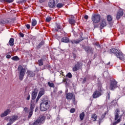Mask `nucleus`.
<instances>
[{"instance_id":"obj_24","label":"nucleus","mask_w":125,"mask_h":125,"mask_svg":"<svg viewBox=\"0 0 125 125\" xmlns=\"http://www.w3.org/2000/svg\"><path fill=\"white\" fill-rule=\"evenodd\" d=\"M43 45H44V41H42L37 46V49H40V48H41V47H42V46Z\"/></svg>"},{"instance_id":"obj_37","label":"nucleus","mask_w":125,"mask_h":125,"mask_svg":"<svg viewBox=\"0 0 125 125\" xmlns=\"http://www.w3.org/2000/svg\"><path fill=\"white\" fill-rule=\"evenodd\" d=\"M6 23V21H4V20H1L0 21V25H3V24H5Z\"/></svg>"},{"instance_id":"obj_25","label":"nucleus","mask_w":125,"mask_h":125,"mask_svg":"<svg viewBox=\"0 0 125 125\" xmlns=\"http://www.w3.org/2000/svg\"><path fill=\"white\" fill-rule=\"evenodd\" d=\"M44 60L43 59L41 58L40 60H38V65L39 66H42L43 65V62Z\"/></svg>"},{"instance_id":"obj_36","label":"nucleus","mask_w":125,"mask_h":125,"mask_svg":"<svg viewBox=\"0 0 125 125\" xmlns=\"http://www.w3.org/2000/svg\"><path fill=\"white\" fill-rule=\"evenodd\" d=\"M112 20H113V18L110 15L107 16V21H108L109 22H110V21H111Z\"/></svg>"},{"instance_id":"obj_5","label":"nucleus","mask_w":125,"mask_h":125,"mask_svg":"<svg viewBox=\"0 0 125 125\" xmlns=\"http://www.w3.org/2000/svg\"><path fill=\"white\" fill-rule=\"evenodd\" d=\"M111 53H113L117 56V58H119L120 60H122L124 61L125 60V57L124 56V54L122 52H120V51L118 50V49L115 48H111L110 49Z\"/></svg>"},{"instance_id":"obj_52","label":"nucleus","mask_w":125,"mask_h":125,"mask_svg":"<svg viewBox=\"0 0 125 125\" xmlns=\"http://www.w3.org/2000/svg\"><path fill=\"white\" fill-rule=\"evenodd\" d=\"M9 122L7 123L6 125H11L12 124H13L10 120H9Z\"/></svg>"},{"instance_id":"obj_45","label":"nucleus","mask_w":125,"mask_h":125,"mask_svg":"<svg viewBox=\"0 0 125 125\" xmlns=\"http://www.w3.org/2000/svg\"><path fill=\"white\" fill-rule=\"evenodd\" d=\"M75 111H76L75 108H71L70 110V113H75Z\"/></svg>"},{"instance_id":"obj_26","label":"nucleus","mask_w":125,"mask_h":125,"mask_svg":"<svg viewBox=\"0 0 125 125\" xmlns=\"http://www.w3.org/2000/svg\"><path fill=\"white\" fill-rule=\"evenodd\" d=\"M68 21L71 25H75V23H76V21L73 19H70Z\"/></svg>"},{"instance_id":"obj_27","label":"nucleus","mask_w":125,"mask_h":125,"mask_svg":"<svg viewBox=\"0 0 125 125\" xmlns=\"http://www.w3.org/2000/svg\"><path fill=\"white\" fill-rule=\"evenodd\" d=\"M111 105L112 106H116V105H118V101L116 100H113L111 102Z\"/></svg>"},{"instance_id":"obj_40","label":"nucleus","mask_w":125,"mask_h":125,"mask_svg":"<svg viewBox=\"0 0 125 125\" xmlns=\"http://www.w3.org/2000/svg\"><path fill=\"white\" fill-rule=\"evenodd\" d=\"M110 96H111V92H109L107 94V96H106V99L110 100Z\"/></svg>"},{"instance_id":"obj_44","label":"nucleus","mask_w":125,"mask_h":125,"mask_svg":"<svg viewBox=\"0 0 125 125\" xmlns=\"http://www.w3.org/2000/svg\"><path fill=\"white\" fill-rule=\"evenodd\" d=\"M63 83H68V79L64 78L62 80Z\"/></svg>"},{"instance_id":"obj_28","label":"nucleus","mask_w":125,"mask_h":125,"mask_svg":"<svg viewBox=\"0 0 125 125\" xmlns=\"http://www.w3.org/2000/svg\"><path fill=\"white\" fill-rule=\"evenodd\" d=\"M32 26L33 27H35L37 25V20L36 19H33L32 20V22H31Z\"/></svg>"},{"instance_id":"obj_57","label":"nucleus","mask_w":125,"mask_h":125,"mask_svg":"<svg viewBox=\"0 0 125 125\" xmlns=\"http://www.w3.org/2000/svg\"><path fill=\"white\" fill-rule=\"evenodd\" d=\"M64 72L62 71H61V75H63Z\"/></svg>"},{"instance_id":"obj_15","label":"nucleus","mask_w":125,"mask_h":125,"mask_svg":"<svg viewBox=\"0 0 125 125\" xmlns=\"http://www.w3.org/2000/svg\"><path fill=\"white\" fill-rule=\"evenodd\" d=\"M106 26H107V22H106V20H103L100 23V28L101 30L104 29V27H106Z\"/></svg>"},{"instance_id":"obj_35","label":"nucleus","mask_w":125,"mask_h":125,"mask_svg":"<svg viewBox=\"0 0 125 125\" xmlns=\"http://www.w3.org/2000/svg\"><path fill=\"white\" fill-rule=\"evenodd\" d=\"M3 0L5 2H8V3H11V2H13V1H14V0Z\"/></svg>"},{"instance_id":"obj_61","label":"nucleus","mask_w":125,"mask_h":125,"mask_svg":"<svg viewBox=\"0 0 125 125\" xmlns=\"http://www.w3.org/2000/svg\"><path fill=\"white\" fill-rule=\"evenodd\" d=\"M123 125H125V123Z\"/></svg>"},{"instance_id":"obj_21","label":"nucleus","mask_w":125,"mask_h":125,"mask_svg":"<svg viewBox=\"0 0 125 125\" xmlns=\"http://www.w3.org/2000/svg\"><path fill=\"white\" fill-rule=\"evenodd\" d=\"M9 44L10 46H13L14 45V39L10 38L9 41Z\"/></svg>"},{"instance_id":"obj_60","label":"nucleus","mask_w":125,"mask_h":125,"mask_svg":"<svg viewBox=\"0 0 125 125\" xmlns=\"http://www.w3.org/2000/svg\"><path fill=\"white\" fill-rule=\"evenodd\" d=\"M60 93H62V91H60Z\"/></svg>"},{"instance_id":"obj_6","label":"nucleus","mask_w":125,"mask_h":125,"mask_svg":"<svg viewBox=\"0 0 125 125\" xmlns=\"http://www.w3.org/2000/svg\"><path fill=\"white\" fill-rule=\"evenodd\" d=\"M18 70L20 72L19 76V80H20V81H23V79H24V77L25 76V74L26 73V72L25 71V70L26 69H25V68H23V66H22L21 65H19L18 66Z\"/></svg>"},{"instance_id":"obj_12","label":"nucleus","mask_w":125,"mask_h":125,"mask_svg":"<svg viewBox=\"0 0 125 125\" xmlns=\"http://www.w3.org/2000/svg\"><path fill=\"white\" fill-rule=\"evenodd\" d=\"M18 120H19V117L16 114L13 115L12 117L9 119V120L11 121L13 124L15 123V122H16V121H18Z\"/></svg>"},{"instance_id":"obj_1","label":"nucleus","mask_w":125,"mask_h":125,"mask_svg":"<svg viewBox=\"0 0 125 125\" xmlns=\"http://www.w3.org/2000/svg\"><path fill=\"white\" fill-rule=\"evenodd\" d=\"M37 95H38V91L37 90V89H34V91H33L31 94L32 100L30 102V106L27 117L28 120H30V119H31L33 116V114L34 113V109H35V106L36 105V104H35V102L34 100L37 98Z\"/></svg>"},{"instance_id":"obj_54","label":"nucleus","mask_w":125,"mask_h":125,"mask_svg":"<svg viewBox=\"0 0 125 125\" xmlns=\"http://www.w3.org/2000/svg\"><path fill=\"white\" fill-rule=\"evenodd\" d=\"M73 58H74V59H75L76 57V54H73Z\"/></svg>"},{"instance_id":"obj_47","label":"nucleus","mask_w":125,"mask_h":125,"mask_svg":"<svg viewBox=\"0 0 125 125\" xmlns=\"http://www.w3.org/2000/svg\"><path fill=\"white\" fill-rule=\"evenodd\" d=\"M95 45H96L98 47H100V44L98 42L95 43Z\"/></svg>"},{"instance_id":"obj_50","label":"nucleus","mask_w":125,"mask_h":125,"mask_svg":"<svg viewBox=\"0 0 125 125\" xmlns=\"http://www.w3.org/2000/svg\"><path fill=\"white\" fill-rule=\"evenodd\" d=\"M20 36L21 38H24V34L22 33L21 32L20 33Z\"/></svg>"},{"instance_id":"obj_41","label":"nucleus","mask_w":125,"mask_h":125,"mask_svg":"<svg viewBox=\"0 0 125 125\" xmlns=\"http://www.w3.org/2000/svg\"><path fill=\"white\" fill-rule=\"evenodd\" d=\"M33 125H40V123L37 120H36L33 124Z\"/></svg>"},{"instance_id":"obj_4","label":"nucleus","mask_w":125,"mask_h":125,"mask_svg":"<svg viewBox=\"0 0 125 125\" xmlns=\"http://www.w3.org/2000/svg\"><path fill=\"white\" fill-rule=\"evenodd\" d=\"M91 20L93 25H94V28H97V26L95 24H98L101 20V16L99 14H93L91 16Z\"/></svg>"},{"instance_id":"obj_51","label":"nucleus","mask_w":125,"mask_h":125,"mask_svg":"<svg viewBox=\"0 0 125 125\" xmlns=\"http://www.w3.org/2000/svg\"><path fill=\"white\" fill-rule=\"evenodd\" d=\"M30 97H31V96L30 95V94H28L26 98V100H30Z\"/></svg>"},{"instance_id":"obj_32","label":"nucleus","mask_w":125,"mask_h":125,"mask_svg":"<svg viewBox=\"0 0 125 125\" xmlns=\"http://www.w3.org/2000/svg\"><path fill=\"white\" fill-rule=\"evenodd\" d=\"M48 85L50 87H54L55 86L54 83H50V82H48Z\"/></svg>"},{"instance_id":"obj_7","label":"nucleus","mask_w":125,"mask_h":125,"mask_svg":"<svg viewBox=\"0 0 125 125\" xmlns=\"http://www.w3.org/2000/svg\"><path fill=\"white\" fill-rule=\"evenodd\" d=\"M59 2V0H49L48 2V6L50 8H54Z\"/></svg>"},{"instance_id":"obj_11","label":"nucleus","mask_w":125,"mask_h":125,"mask_svg":"<svg viewBox=\"0 0 125 125\" xmlns=\"http://www.w3.org/2000/svg\"><path fill=\"white\" fill-rule=\"evenodd\" d=\"M80 68L81 63L79 62H77V63L72 68V71L73 72H77V71H79Z\"/></svg>"},{"instance_id":"obj_31","label":"nucleus","mask_w":125,"mask_h":125,"mask_svg":"<svg viewBox=\"0 0 125 125\" xmlns=\"http://www.w3.org/2000/svg\"><path fill=\"white\" fill-rule=\"evenodd\" d=\"M64 6V4L63 3H58L57 4V7L58 8H61L62 7H63Z\"/></svg>"},{"instance_id":"obj_8","label":"nucleus","mask_w":125,"mask_h":125,"mask_svg":"<svg viewBox=\"0 0 125 125\" xmlns=\"http://www.w3.org/2000/svg\"><path fill=\"white\" fill-rule=\"evenodd\" d=\"M44 93H45V90H44V89L41 88L36 99V104H38V102H39L40 99L41 97H42V95H44Z\"/></svg>"},{"instance_id":"obj_14","label":"nucleus","mask_w":125,"mask_h":125,"mask_svg":"<svg viewBox=\"0 0 125 125\" xmlns=\"http://www.w3.org/2000/svg\"><path fill=\"white\" fill-rule=\"evenodd\" d=\"M11 111L9 109H7L6 110H5L3 113L0 114L1 118H4V117H6L7 115H9Z\"/></svg>"},{"instance_id":"obj_39","label":"nucleus","mask_w":125,"mask_h":125,"mask_svg":"<svg viewBox=\"0 0 125 125\" xmlns=\"http://www.w3.org/2000/svg\"><path fill=\"white\" fill-rule=\"evenodd\" d=\"M85 51H86V52H87V53H88V49H89V47L88 46H84L83 47Z\"/></svg>"},{"instance_id":"obj_16","label":"nucleus","mask_w":125,"mask_h":125,"mask_svg":"<svg viewBox=\"0 0 125 125\" xmlns=\"http://www.w3.org/2000/svg\"><path fill=\"white\" fill-rule=\"evenodd\" d=\"M57 27L55 28V32H61V31L62 30V26L60 25V24H58L57 23L56 25Z\"/></svg>"},{"instance_id":"obj_2","label":"nucleus","mask_w":125,"mask_h":125,"mask_svg":"<svg viewBox=\"0 0 125 125\" xmlns=\"http://www.w3.org/2000/svg\"><path fill=\"white\" fill-rule=\"evenodd\" d=\"M98 89L96 90L93 93L92 97L94 99L96 98H98L100 97L101 95H103V93H104V91H105V89L102 87V84L101 83L99 82L97 84Z\"/></svg>"},{"instance_id":"obj_43","label":"nucleus","mask_w":125,"mask_h":125,"mask_svg":"<svg viewBox=\"0 0 125 125\" xmlns=\"http://www.w3.org/2000/svg\"><path fill=\"white\" fill-rule=\"evenodd\" d=\"M85 83H86V78L85 77L84 79H83L82 83L83 84Z\"/></svg>"},{"instance_id":"obj_53","label":"nucleus","mask_w":125,"mask_h":125,"mask_svg":"<svg viewBox=\"0 0 125 125\" xmlns=\"http://www.w3.org/2000/svg\"><path fill=\"white\" fill-rule=\"evenodd\" d=\"M45 0H39V2H40V3H42V2H44Z\"/></svg>"},{"instance_id":"obj_30","label":"nucleus","mask_w":125,"mask_h":125,"mask_svg":"<svg viewBox=\"0 0 125 125\" xmlns=\"http://www.w3.org/2000/svg\"><path fill=\"white\" fill-rule=\"evenodd\" d=\"M83 118H84V112H83L80 114V118L81 121H83Z\"/></svg>"},{"instance_id":"obj_3","label":"nucleus","mask_w":125,"mask_h":125,"mask_svg":"<svg viewBox=\"0 0 125 125\" xmlns=\"http://www.w3.org/2000/svg\"><path fill=\"white\" fill-rule=\"evenodd\" d=\"M51 102L48 99H43L42 102L40 104V110L42 112H45L49 109Z\"/></svg>"},{"instance_id":"obj_34","label":"nucleus","mask_w":125,"mask_h":125,"mask_svg":"<svg viewBox=\"0 0 125 125\" xmlns=\"http://www.w3.org/2000/svg\"><path fill=\"white\" fill-rule=\"evenodd\" d=\"M66 77H67L69 79H72V77H73V76L72 75V73H71L70 72H69L67 74V75H66Z\"/></svg>"},{"instance_id":"obj_9","label":"nucleus","mask_w":125,"mask_h":125,"mask_svg":"<svg viewBox=\"0 0 125 125\" xmlns=\"http://www.w3.org/2000/svg\"><path fill=\"white\" fill-rule=\"evenodd\" d=\"M84 40V37H83V33H82V35H80V38L79 39L77 40H74L70 41L71 43L72 44H79L81 42H83Z\"/></svg>"},{"instance_id":"obj_18","label":"nucleus","mask_w":125,"mask_h":125,"mask_svg":"<svg viewBox=\"0 0 125 125\" xmlns=\"http://www.w3.org/2000/svg\"><path fill=\"white\" fill-rule=\"evenodd\" d=\"M73 95L72 93L66 94L65 98L67 100H71L73 98Z\"/></svg>"},{"instance_id":"obj_29","label":"nucleus","mask_w":125,"mask_h":125,"mask_svg":"<svg viewBox=\"0 0 125 125\" xmlns=\"http://www.w3.org/2000/svg\"><path fill=\"white\" fill-rule=\"evenodd\" d=\"M12 60H13L14 61H19V60H20V58H19V57H18V56H15L11 58Z\"/></svg>"},{"instance_id":"obj_56","label":"nucleus","mask_w":125,"mask_h":125,"mask_svg":"<svg viewBox=\"0 0 125 125\" xmlns=\"http://www.w3.org/2000/svg\"><path fill=\"white\" fill-rule=\"evenodd\" d=\"M73 99H74V100H73V103H74V102H75V101H76V99H75V96H74Z\"/></svg>"},{"instance_id":"obj_58","label":"nucleus","mask_w":125,"mask_h":125,"mask_svg":"<svg viewBox=\"0 0 125 125\" xmlns=\"http://www.w3.org/2000/svg\"><path fill=\"white\" fill-rule=\"evenodd\" d=\"M111 63V62H108L107 63H106V65H110V64Z\"/></svg>"},{"instance_id":"obj_20","label":"nucleus","mask_w":125,"mask_h":125,"mask_svg":"<svg viewBox=\"0 0 125 125\" xmlns=\"http://www.w3.org/2000/svg\"><path fill=\"white\" fill-rule=\"evenodd\" d=\"M27 73L28 77H29V78H34V77H35V73H34L33 72L31 71H28Z\"/></svg>"},{"instance_id":"obj_23","label":"nucleus","mask_w":125,"mask_h":125,"mask_svg":"<svg viewBox=\"0 0 125 125\" xmlns=\"http://www.w3.org/2000/svg\"><path fill=\"white\" fill-rule=\"evenodd\" d=\"M98 116L96 115V114L93 113L91 115V119L93 121V122L96 121V120H97Z\"/></svg>"},{"instance_id":"obj_42","label":"nucleus","mask_w":125,"mask_h":125,"mask_svg":"<svg viewBox=\"0 0 125 125\" xmlns=\"http://www.w3.org/2000/svg\"><path fill=\"white\" fill-rule=\"evenodd\" d=\"M23 111H24L25 113H28V112H29V108L27 107H25L23 108Z\"/></svg>"},{"instance_id":"obj_55","label":"nucleus","mask_w":125,"mask_h":125,"mask_svg":"<svg viewBox=\"0 0 125 125\" xmlns=\"http://www.w3.org/2000/svg\"><path fill=\"white\" fill-rule=\"evenodd\" d=\"M38 110H39V109L38 108V107H36L35 112H37V111H38Z\"/></svg>"},{"instance_id":"obj_13","label":"nucleus","mask_w":125,"mask_h":125,"mask_svg":"<svg viewBox=\"0 0 125 125\" xmlns=\"http://www.w3.org/2000/svg\"><path fill=\"white\" fill-rule=\"evenodd\" d=\"M123 15H124V11H122V10H119L116 14V18L117 20H120V19L122 16H123Z\"/></svg>"},{"instance_id":"obj_46","label":"nucleus","mask_w":125,"mask_h":125,"mask_svg":"<svg viewBox=\"0 0 125 125\" xmlns=\"http://www.w3.org/2000/svg\"><path fill=\"white\" fill-rule=\"evenodd\" d=\"M6 58H7V59H10V58H11V56L9 54L7 55L6 56Z\"/></svg>"},{"instance_id":"obj_10","label":"nucleus","mask_w":125,"mask_h":125,"mask_svg":"<svg viewBox=\"0 0 125 125\" xmlns=\"http://www.w3.org/2000/svg\"><path fill=\"white\" fill-rule=\"evenodd\" d=\"M118 87V82L116 80H112L110 81V90H114V89Z\"/></svg>"},{"instance_id":"obj_22","label":"nucleus","mask_w":125,"mask_h":125,"mask_svg":"<svg viewBox=\"0 0 125 125\" xmlns=\"http://www.w3.org/2000/svg\"><path fill=\"white\" fill-rule=\"evenodd\" d=\"M105 116H106V113H104L102 115L101 118H99V124H101V123H102V120L104 119Z\"/></svg>"},{"instance_id":"obj_38","label":"nucleus","mask_w":125,"mask_h":125,"mask_svg":"<svg viewBox=\"0 0 125 125\" xmlns=\"http://www.w3.org/2000/svg\"><path fill=\"white\" fill-rule=\"evenodd\" d=\"M46 22H50L51 21V18L50 17H48L46 18Z\"/></svg>"},{"instance_id":"obj_59","label":"nucleus","mask_w":125,"mask_h":125,"mask_svg":"<svg viewBox=\"0 0 125 125\" xmlns=\"http://www.w3.org/2000/svg\"><path fill=\"white\" fill-rule=\"evenodd\" d=\"M57 121H59V116H58V117L57 118Z\"/></svg>"},{"instance_id":"obj_33","label":"nucleus","mask_w":125,"mask_h":125,"mask_svg":"<svg viewBox=\"0 0 125 125\" xmlns=\"http://www.w3.org/2000/svg\"><path fill=\"white\" fill-rule=\"evenodd\" d=\"M94 50V49L92 47H89L88 51V52H90V53L93 54V50Z\"/></svg>"},{"instance_id":"obj_19","label":"nucleus","mask_w":125,"mask_h":125,"mask_svg":"<svg viewBox=\"0 0 125 125\" xmlns=\"http://www.w3.org/2000/svg\"><path fill=\"white\" fill-rule=\"evenodd\" d=\"M62 42H65L67 43L68 42H70V40L68 37H63L62 38Z\"/></svg>"},{"instance_id":"obj_48","label":"nucleus","mask_w":125,"mask_h":125,"mask_svg":"<svg viewBox=\"0 0 125 125\" xmlns=\"http://www.w3.org/2000/svg\"><path fill=\"white\" fill-rule=\"evenodd\" d=\"M25 26H26L27 29H30V28H31V26L29 24H26Z\"/></svg>"},{"instance_id":"obj_49","label":"nucleus","mask_w":125,"mask_h":125,"mask_svg":"<svg viewBox=\"0 0 125 125\" xmlns=\"http://www.w3.org/2000/svg\"><path fill=\"white\" fill-rule=\"evenodd\" d=\"M88 16L87 15H85L84 16V19H85V20H87V19H88Z\"/></svg>"},{"instance_id":"obj_17","label":"nucleus","mask_w":125,"mask_h":125,"mask_svg":"<svg viewBox=\"0 0 125 125\" xmlns=\"http://www.w3.org/2000/svg\"><path fill=\"white\" fill-rule=\"evenodd\" d=\"M37 120L39 123L43 124L44 121H45V117H44V116H40L37 119Z\"/></svg>"}]
</instances>
